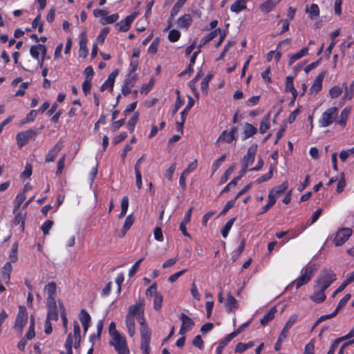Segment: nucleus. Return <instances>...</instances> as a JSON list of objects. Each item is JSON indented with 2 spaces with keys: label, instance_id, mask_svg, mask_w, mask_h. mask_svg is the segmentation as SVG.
<instances>
[{
  "label": "nucleus",
  "instance_id": "obj_1",
  "mask_svg": "<svg viewBox=\"0 0 354 354\" xmlns=\"http://www.w3.org/2000/svg\"><path fill=\"white\" fill-rule=\"evenodd\" d=\"M144 311L145 300L144 299H140L135 303V304L129 306L127 315L131 317H136L138 320L140 325V348L143 354H149V343L151 341V332L144 317Z\"/></svg>",
  "mask_w": 354,
  "mask_h": 354
},
{
  "label": "nucleus",
  "instance_id": "obj_2",
  "mask_svg": "<svg viewBox=\"0 0 354 354\" xmlns=\"http://www.w3.org/2000/svg\"><path fill=\"white\" fill-rule=\"evenodd\" d=\"M335 279L336 276L332 270H324L317 279V285L315 288L321 287L326 290Z\"/></svg>",
  "mask_w": 354,
  "mask_h": 354
},
{
  "label": "nucleus",
  "instance_id": "obj_3",
  "mask_svg": "<svg viewBox=\"0 0 354 354\" xmlns=\"http://www.w3.org/2000/svg\"><path fill=\"white\" fill-rule=\"evenodd\" d=\"M28 322V313L24 306H19V312L17 315L14 328L19 333H22L24 327Z\"/></svg>",
  "mask_w": 354,
  "mask_h": 354
},
{
  "label": "nucleus",
  "instance_id": "obj_4",
  "mask_svg": "<svg viewBox=\"0 0 354 354\" xmlns=\"http://www.w3.org/2000/svg\"><path fill=\"white\" fill-rule=\"evenodd\" d=\"M338 110L337 107H331L328 109L323 113L319 123L322 127H326L333 122L337 116Z\"/></svg>",
  "mask_w": 354,
  "mask_h": 354
},
{
  "label": "nucleus",
  "instance_id": "obj_5",
  "mask_svg": "<svg viewBox=\"0 0 354 354\" xmlns=\"http://www.w3.org/2000/svg\"><path fill=\"white\" fill-rule=\"evenodd\" d=\"M353 230L348 227H344L339 230L336 236L333 240V242L336 246L342 245L352 235Z\"/></svg>",
  "mask_w": 354,
  "mask_h": 354
},
{
  "label": "nucleus",
  "instance_id": "obj_6",
  "mask_svg": "<svg viewBox=\"0 0 354 354\" xmlns=\"http://www.w3.org/2000/svg\"><path fill=\"white\" fill-rule=\"evenodd\" d=\"M110 344L114 346L118 354H130L126 339L122 335L119 337L113 338V341L110 342Z\"/></svg>",
  "mask_w": 354,
  "mask_h": 354
},
{
  "label": "nucleus",
  "instance_id": "obj_7",
  "mask_svg": "<svg viewBox=\"0 0 354 354\" xmlns=\"http://www.w3.org/2000/svg\"><path fill=\"white\" fill-rule=\"evenodd\" d=\"M257 150V144H252L248 149L247 154L244 156L243 159L241 160V163L243 166H245V167H248L254 161V158L256 156Z\"/></svg>",
  "mask_w": 354,
  "mask_h": 354
},
{
  "label": "nucleus",
  "instance_id": "obj_8",
  "mask_svg": "<svg viewBox=\"0 0 354 354\" xmlns=\"http://www.w3.org/2000/svg\"><path fill=\"white\" fill-rule=\"evenodd\" d=\"M137 16L136 12H133L130 15L127 16L124 19L120 21V22L115 24V26L122 32H127L129 30L131 27V24L135 19Z\"/></svg>",
  "mask_w": 354,
  "mask_h": 354
},
{
  "label": "nucleus",
  "instance_id": "obj_9",
  "mask_svg": "<svg viewBox=\"0 0 354 354\" xmlns=\"http://www.w3.org/2000/svg\"><path fill=\"white\" fill-rule=\"evenodd\" d=\"M36 135V132L32 129L19 133L17 135V145L21 147L27 144L28 140Z\"/></svg>",
  "mask_w": 354,
  "mask_h": 354
},
{
  "label": "nucleus",
  "instance_id": "obj_10",
  "mask_svg": "<svg viewBox=\"0 0 354 354\" xmlns=\"http://www.w3.org/2000/svg\"><path fill=\"white\" fill-rule=\"evenodd\" d=\"M63 147L62 141H59L57 144H55L53 147L49 151L48 154L46 156L45 161L46 162H53L57 155L61 151Z\"/></svg>",
  "mask_w": 354,
  "mask_h": 354
},
{
  "label": "nucleus",
  "instance_id": "obj_11",
  "mask_svg": "<svg viewBox=\"0 0 354 354\" xmlns=\"http://www.w3.org/2000/svg\"><path fill=\"white\" fill-rule=\"evenodd\" d=\"M313 270L311 268H306L304 274L297 280V288L307 283L313 277Z\"/></svg>",
  "mask_w": 354,
  "mask_h": 354
},
{
  "label": "nucleus",
  "instance_id": "obj_12",
  "mask_svg": "<svg viewBox=\"0 0 354 354\" xmlns=\"http://www.w3.org/2000/svg\"><path fill=\"white\" fill-rule=\"evenodd\" d=\"M118 73L119 70L115 69L109 75L108 79L104 82V84L100 87L101 91H104L108 88H110L111 90L113 89L115 80L117 75H118Z\"/></svg>",
  "mask_w": 354,
  "mask_h": 354
},
{
  "label": "nucleus",
  "instance_id": "obj_13",
  "mask_svg": "<svg viewBox=\"0 0 354 354\" xmlns=\"http://www.w3.org/2000/svg\"><path fill=\"white\" fill-rule=\"evenodd\" d=\"M326 73V71H323L320 73L316 77L313 85L310 88L309 91L310 93H317L322 89V84L325 77Z\"/></svg>",
  "mask_w": 354,
  "mask_h": 354
},
{
  "label": "nucleus",
  "instance_id": "obj_14",
  "mask_svg": "<svg viewBox=\"0 0 354 354\" xmlns=\"http://www.w3.org/2000/svg\"><path fill=\"white\" fill-rule=\"evenodd\" d=\"M225 306L228 313L234 312L238 308L236 299L232 295L231 292L227 294V301Z\"/></svg>",
  "mask_w": 354,
  "mask_h": 354
},
{
  "label": "nucleus",
  "instance_id": "obj_15",
  "mask_svg": "<svg viewBox=\"0 0 354 354\" xmlns=\"http://www.w3.org/2000/svg\"><path fill=\"white\" fill-rule=\"evenodd\" d=\"M12 267L10 262H7L1 269V279L6 283H8L10 279V273Z\"/></svg>",
  "mask_w": 354,
  "mask_h": 354
},
{
  "label": "nucleus",
  "instance_id": "obj_16",
  "mask_svg": "<svg viewBox=\"0 0 354 354\" xmlns=\"http://www.w3.org/2000/svg\"><path fill=\"white\" fill-rule=\"evenodd\" d=\"M192 22V18L189 14H185L180 17L177 24L178 27L187 29Z\"/></svg>",
  "mask_w": 354,
  "mask_h": 354
},
{
  "label": "nucleus",
  "instance_id": "obj_17",
  "mask_svg": "<svg viewBox=\"0 0 354 354\" xmlns=\"http://www.w3.org/2000/svg\"><path fill=\"white\" fill-rule=\"evenodd\" d=\"M288 186V183L287 180L284 181L282 184L280 185L273 188L270 192L269 194H272L274 198L277 199V198L283 192H284Z\"/></svg>",
  "mask_w": 354,
  "mask_h": 354
},
{
  "label": "nucleus",
  "instance_id": "obj_18",
  "mask_svg": "<svg viewBox=\"0 0 354 354\" xmlns=\"http://www.w3.org/2000/svg\"><path fill=\"white\" fill-rule=\"evenodd\" d=\"M257 132V128L250 123H245L243 127V139H247Z\"/></svg>",
  "mask_w": 354,
  "mask_h": 354
},
{
  "label": "nucleus",
  "instance_id": "obj_19",
  "mask_svg": "<svg viewBox=\"0 0 354 354\" xmlns=\"http://www.w3.org/2000/svg\"><path fill=\"white\" fill-rule=\"evenodd\" d=\"M317 289V292H315L313 295L310 296V299L317 303H321L324 301L326 299L325 295V290L320 288H316Z\"/></svg>",
  "mask_w": 354,
  "mask_h": 354
},
{
  "label": "nucleus",
  "instance_id": "obj_20",
  "mask_svg": "<svg viewBox=\"0 0 354 354\" xmlns=\"http://www.w3.org/2000/svg\"><path fill=\"white\" fill-rule=\"evenodd\" d=\"M276 312V307H272L266 314L264 315L263 318L261 319V324L262 326L267 325L270 321H272L274 319Z\"/></svg>",
  "mask_w": 354,
  "mask_h": 354
},
{
  "label": "nucleus",
  "instance_id": "obj_21",
  "mask_svg": "<svg viewBox=\"0 0 354 354\" xmlns=\"http://www.w3.org/2000/svg\"><path fill=\"white\" fill-rule=\"evenodd\" d=\"M236 139V136H233L227 131L224 130L222 131L219 137L218 138L216 142H225L227 143H231L234 140Z\"/></svg>",
  "mask_w": 354,
  "mask_h": 354
},
{
  "label": "nucleus",
  "instance_id": "obj_22",
  "mask_svg": "<svg viewBox=\"0 0 354 354\" xmlns=\"http://www.w3.org/2000/svg\"><path fill=\"white\" fill-rule=\"evenodd\" d=\"M354 337V327L350 330V332L346 335L345 336L338 337L335 339L333 343L331 344L330 346L333 347V348H337L339 344L344 340L349 339Z\"/></svg>",
  "mask_w": 354,
  "mask_h": 354
},
{
  "label": "nucleus",
  "instance_id": "obj_23",
  "mask_svg": "<svg viewBox=\"0 0 354 354\" xmlns=\"http://www.w3.org/2000/svg\"><path fill=\"white\" fill-rule=\"evenodd\" d=\"M308 53V48L306 47V48H302L299 52H297V53H296L295 54H292L290 57V59H289V62H288L289 66H291L296 60H297V59L301 58L302 57L306 55Z\"/></svg>",
  "mask_w": 354,
  "mask_h": 354
},
{
  "label": "nucleus",
  "instance_id": "obj_24",
  "mask_svg": "<svg viewBox=\"0 0 354 354\" xmlns=\"http://www.w3.org/2000/svg\"><path fill=\"white\" fill-rule=\"evenodd\" d=\"M86 43H87V39L82 34L81 40L80 41L79 56L80 57L85 58L88 55V49L86 47Z\"/></svg>",
  "mask_w": 354,
  "mask_h": 354
},
{
  "label": "nucleus",
  "instance_id": "obj_25",
  "mask_svg": "<svg viewBox=\"0 0 354 354\" xmlns=\"http://www.w3.org/2000/svg\"><path fill=\"white\" fill-rule=\"evenodd\" d=\"M180 319L182 321V326L190 330L194 326L193 320L185 313H181Z\"/></svg>",
  "mask_w": 354,
  "mask_h": 354
},
{
  "label": "nucleus",
  "instance_id": "obj_26",
  "mask_svg": "<svg viewBox=\"0 0 354 354\" xmlns=\"http://www.w3.org/2000/svg\"><path fill=\"white\" fill-rule=\"evenodd\" d=\"M344 95L343 96L344 100H351L353 96L354 92V82H353L349 86L346 85V84H344Z\"/></svg>",
  "mask_w": 354,
  "mask_h": 354
},
{
  "label": "nucleus",
  "instance_id": "obj_27",
  "mask_svg": "<svg viewBox=\"0 0 354 354\" xmlns=\"http://www.w3.org/2000/svg\"><path fill=\"white\" fill-rule=\"evenodd\" d=\"M125 322L128 329L129 335L131 337H133L136 332L134 317H131L127 315Z\"/></svg>",
  "mask_w": 354,
  "mask_h": 354
},
{
  "label": "nucleus",
  "instance_id": "obj_28",
  "mask_svg": "<svg viewBox=\"0 0 354 354\" xmlns=\"http://www.w3.org/2000/svg\"><path fill=\"white\" fill-rule=\"evenodd\" d=\"M245 8V0H237L230 7L231 10L236 13H239Z\"/></svg>",
  "mask_w": 354,
  "mask_h": 354
},
{
  "label": "nucleus",
  "instance_id": "obj_29",
  "mask_svg": "<svg viewBox=\"0 0 354 354\" xmlns=\"http://www.w3.org/2000/svg\"><path fill=\"white\" fill-rule=\"evenodd\" d=\"M254 345V342H250L246 343V344H244V343H242V342H239V343H238L236 344V347L234 348V351L236 353H242L245 351H246L247 349L252 347Z\"/></svg>",
  "mask_w": 354,
  "mask_h": 354
},
{
  "label": "nucleus",
  "instance_id": "obj_30",
  "mask_svg": "<svg viewBox=\"0 0 354 354\" xmlns=\"http://www.w3.org/2000/svg\"><path fill=\"white\" fill-rule=\"evenodd\" d=\"M46 46L43 44H38L32 46L30 49V55L35 59H37L39 55V52H42L45 49Z\"/></svg>",
  "mask_w": 354,
  "mask_h": 354
},
{
  "label": "nucleus",
  "instance_id": "obj_31",
  "mask_svg": "<svg viewBox=\"0 0 354 354\" xmlns=\"http://www.w3.org/2000/svg\"><path fill=\"white\" fill-rule=\"evenodd\" d=\"M306 12L309 14V17L311 19H315L319 15V9L317 4L313 3L310 8L308 7L306 8Z\"/></svg>",
  "mask_w": 354,
  "mask_h": 354
},
{
  "label": "nucleus",
  "instance_id": "obj_32",
  "mask_svg": "<svg viewBox=\"0 0 354 354\" xmlns=\"http://www.w3.org/2000/svg\"><path fill=\"white\" fill-rule=\"evenodd\" d=\"M286 91L291 92L292 95L297 94V90L295 88L293 85V77L288 76L286 80Z\"/></svg>",
  "mask_w": 354,
  "mask_h": 354
},
{
  "label": "nucleus",
  "instance_id": "obj_33",
  "mask_svg": "<svg viewBox=\"0 0 354 354\" xmlns=\"http://www.w3.org/2000/svg\"><path fill=\"white\" fill-rule=\"evenodd\" d=\"M216 37V31H212L207 35L204 36L200 41V44L198 45V48H201L202 46L205 45L207 43L212 40Z\"/></svg>",
  "mask_w": 354,
  "mask_h": 354
},
{
  "label": "nucleus",
  "instance_id": "obj_34",
  "mask_svg": "<svg viewBox=\"0 0 354 354\" xmlns=\"http://www.w3.org/2000/svg\"><path fill=\"white\" fill-rule=\"evenodd\" d=\"M187 0H178L171 9L170 17L173 18L180 11V8Z\"/></svg>",
  "mask_w": 354,
  "mask_h": 354
},
{
  "label": "nucleus",
  "instance_id": "obj_35",
  "mask_svg": "<svg viewBox=\"0 0 354 354\" xmlns=\"http://www.w3.org/2000/svg\"><path fill=\"white\" fill-rule=\"evenodd\" d=\"M270 128V122H269V115L264 117L259 127V131L261 133L263 134L265 133Z\"/></svg>",
  "mask_w": 354,
  "mask_h": 354
},
{
  "label": "nucleus",
  "instance_id": "obj_36",
  "mask_svg": "<svg viewBox=\"0 0 354 354\" xmlns=\"http://www.w3.org/2000/svg\"><path fill=\"white\" fill-rule=\"evenodd\" d=\"M163 300V296L160 292H158V294H156L153 298V308L156 310H158L160 309L162 306V303Z\"/></svg>",
  "mask_w": 354,
  "mask_h": 354
},
{
  "label": "nucleus",
  "instance_id": "obj_37",
  "mask_svg": "<svg viewBox=\"0 0 354 354\" xmlns=\"http://www.w3.org/2000/svg\"><path fill=\"white\" fill-rule=\"evenodd\" d=\"M139 118V113L135 112L131 118L129 120L127 123V127L130 132H133L134 130V127L136 124L138 122Z\"/></svg>",
  "mask_w": 354,
  "mask_h": 354
},
{
  "label": "nucleus",
  "instance_id": "obj_38",
  "mask_svg": "<svg viewBox=\"0 0 354 354\" xmlns=\"http://www.w3.org/2000/svg\"><path fill=\"white\" fill-rule=\"evenodd\" d=\"M212 77H213L212 74H207L201 82V90H202V92L205 95L207 94L209 82L212 79Z\"/></svg>",
  "mask_w": 354,
  "mask_h": 354
},
{
  "label": "nucleus",
  "instance_id": "obj_39",
  "mask_svg": "<svg viewBox=\"0 0 354 354\" xmlns=\"http://www.w3.org/2000/svg\"><path fill=\"white\" fill-rule=\"evenodd\" d=\"M235 220H236V218H232L230 219L226 223V224L225 225L223 228L221 230V234H222V236L224 238H226L227 236L229 231L230 230V229H231L232 225L234 224Z\"/></svg>",
  "mask_w": 354,
  "mask_h": 354
},
{
  "label": "nucleus",
  "instance_id": "obj_40",
  "mask_svg": "<svg viewBox=\"0 0 354 354\" xmlns=\"http://www.w3.org/2000/svg\"><path fill=\"white\" fill-rule=\"evenodd\" d=\"M138 78V75L135 72L129 71L124 84H128L130 86H133Z\"/></svg>",
  "mask_w": 354,
  "mask_h": 354
},
{
  "label": "nucleus",
  "instance_id": "obj_41",
  "mask_svg": "<svg viewBox=\"0 0 354 354\" xmlns=\"http://www.w3.org/2000/svg\"><path fill=\"white\" fill-rule=\"evenodd\" d=\"M236 167V164L233 163L225 172L224 175L220 179V183H225L228 179L230 176L232 174L233 171Z\"/></svg>",
  "mask_w": 354,
  "mask_h": 354
},
{
  "label": "nucleus",
  "instance_id": "obj_42",
  "mask_svg": "<svg viewBox=\"0 0 354 354\" xmlns=\"http://www.w3.org/2000/svg\"><path fill=\"white\" fill-rule=\"evenodd\" d=\"M119 19L118 14H113L110 16L106 17L100 20L102 24H113Z\"/></svg>",
  "mask_w": 354,
  "mask_h": 354
},
{
  "label": "nucleus",
  "instance_id": "obj_43",
  "mask_svg": "<svg viewBox=\"0 0 354 354\" xmlns=\"http://www.w3.org/2000/svg\"><path fill=\"white\" fill-rule=\"evenodd\" d=\"M80 320L82 324H88L91 322V316L84 309H82L80 310Z\"/></svg>",
  "mask_w": 354,
  "mask_h": 354
},
{
  "label": "nucleus",
  "instance_id": "obj_44",
  "mask_svg": "<svg viewBox=\"0 0 354 354\" xmlns=\"http://www.w3.org/2000/svg\"><path fill=\"white\" fill-rule=\"evenodd\" d=\"M276 203V198L272 195L268 194V202L266 205L262 207L261 213L266 212L270 207H272Z\"/></svg>",
  "mask_w": 354,
  "mask_h": 354
},
{
  "label": "nucleus",
  "instance_id": "obj_45",
  "mask_svg": "<svg viewBox=\"0 0 354 354\" xmlns=\"http://www.w3.org/2000/svg\"><path fill=\"white\" fill-rule=\"evenodd\" d=\"M275 7V3L272 0H268L261 5V8L266 12H270Z\"/></svg>",
  "mask_w": 354,
  "mask_h": 354
},
{
  "label": "nucleus",
  "instance_id": "obj_46",
  "mask_svg": "<svg viewBox=\"0 0 354 354\" xmlns=\"http://www.w3.org/2000/svg\"><path fill=\"white\" fill-rule=\"evenodd\" d=\"M159 292L157 291V283L156 282H153L147 290L145 292V295L147 297H151L152 295L155 296L156 294H158Z\"/></svg>",
  "mask_w": 354,
  "mask_h": 354
},
{
  "label": "nucleus",
  "instance_id": "obj_47",
  "mask_svg": "<svg viewBox=\"0 0 354 354\" xmlns=\"http://www.w3.org/2000/svg\"><path fill=\"white\" fill-rule=\"evenodd\" d=\"M232 340L231 337H229L227 335L223 339H222L218 346L216 348V354H221L223 348Z\"/></svg>",
  "mask_w": 354,
  "mask_h": 354
},
{
  "label": "nucleus",
  "instance_id": "obj_48",
  "mask_svg": "<svg viewBox=\"0 0 354 354\" xmlns=\"http://www.w3.org/2000/svg\"><path fill=\"white\" fill-rule=\"evenodd\" d=\"M47 318L48 320H58V312L57 310V308H48V309Z\"/></svg>",
  "mask_w": 354,
  "mask_h": 354
},
{
  "label": "nucleus",
  "instance_id": "obj_49",
  "mask_svg": "<svg viewBox=\"0 0 354 354\" xmlns=\"http://www.w3.org/2000/svg\"><path fill=\"white\" fill-rule=\"evenodd\" d=\"M109 334L111 336L112 339L117 338L121 336L119 332L116 330V326L115 322H111L109 328Z\"/></svg>",
  "mask_w": 354,
  "mask_h": 354
},
{
  "label": "nucleus",
  "instance_id": "obj_50",
  "mask_svg": "<svg viewBox=\"0 0 354 354\" xmlns=\"http://www.w3.org/2000/svg\"><path fill=\"white\" fill-rule=\"evenodd\" d=\"M342 93V89L339 86H334L329 91V94L332 98L339 97Z\"/></svg>",
  "mask_w": 354,
  "mask_h": 354
},
{
  "label": "nucleus",
  "instance_id": "obj_51",
  "mask_svg": "<svg viewBox=\"0 0 354 354\" xmlns=\"http://www.w3.org/2000/svg\"><path fill=\"white\" fill-rule=\"evenodd\" d=\"M194 104V101L190 96L189 97V102L187 104L185 109L181 112V118H186L187 115H188L189 111H190L191 108L193 106Z\"/></svg>",
  "mask_w": 354,
  "mask_h": 354
},
{
  "label": "nucleus",
  "instance_id": "obj_52",
  "mask_svg": "<svg viewBox=\"0 0 354 354\" xmlns=\"http://www.w3.org/2000/svg\"><path fill=\"white\" fill-rule=\"evenodd\" d=\"M180 37V32L175 29L170 30V32H169V35H168V39L171 42H175V41H178Z\"/></svg>",
  "mask_w": 354,
  "mask_h": 354
},
{
  "label": "nucleus",
  "instance_id": "obj_53",
  "mask_svg": "<svg viewBox=\"0 0 354 354\" xmlns=\"http://www.w3.org/2000/svg\"><path fill=\"white\" fill-rule=\"evenodd\" d=\"M72 346H73L72 335H71V333H69L67 337L66 344H65V348L66 350L67 354H73Z\"/></svg>",
  "mask_w": 354,
  "mask_h": 354
},
{
  "label": "nucleus",
  "instance_id": "obj_54",
  "mask_svg": "<svg viewBox=\"0 0 354 354\" xmlns=\"http://www.w3.org/2000/svg\"><path fill=\"white\" fill-rule=\"evenodd\" d=\"M25 199L26 196L24 192L17 194L15 198V205L14 209L15 211L19 208V207L21 206V205L22 204Z\"/></svg>",
  "mask_w": 354,
  "mask_h": 354
},
{
  "label": "nucleus",
  "instance_id": "obj_55",
  "mask_svg": "<svg viewBox=\"0 0 354 354\" xmlns=\"http://www.w3.org/2000/svg\"><path fill=\"white\" fill-rule=\"evenodd\" d=\"M273 169H274L273 167H271L270 168L269 172L268 174H264V175L261 176L260 178H259L257 180V183L258 184H260V183H262L269 180L272 176Z\"/></svg>",
  "mask_w": 354,
  "mask_h": 354
},
{
  "label": "nucleus",
  "instance_id": "obj_56",
  "mask_svg": "<svg viewBox=\"0 0 354 354\" xmlns=\"http://www.w3.org/2000/svg\"><path fill=\"white\" fill-rule=\"evenodd\" d=\"M315 339H311L305 346L304 354H314Z\"/></svg>",
  "mask_w": 354,
  "mask_h": 354
},
{
  "label": "nucleus",
  "instance_id": "obj_57",
  "mask_svg": "<svg viewBox=\"0 0 354 354\" xmlns=\"http://www.w3.org/2000/svg\"><path fill=\"white\" fill-rule=\"evenodd\" d=\"M17 250H18V244L17 243H15L12 245V250L10 254V258L12 263H15L17 260Z\"/></svg>",
  "mask_w": 354,
  "mask_h": 354
},
{
  "label": "nucleus",
  "instance_id": "obj_58",
  "mask_svg": "<svg viewBox=\"0 0 354 354\" xmlns=\"http://www.w3.org/2000/svg\"><path fill=\"white\" fill-rule=\"evenodd\" d=\"M53 225V222L50 220H48L43 223V225H41V230L44 235L48 234V232L52 227Z\"/></svg>",
  "mask_w": 354,
  "mask_h": 354
},
{
  "label": "nucleus",
  "instance_id": "obj_59",
  "mask_svg": "<svg viewBox=\"0 0 354 354\" xmlns=\"http://www.w3.org/2000/svg\"><path fill=\"white\" fill-rule=\"evenodd\" d=\"M176 167V163L174 162L166 170L165 176L169 180H171Z\"/></svg>",
  "mask_w": 354,
  "mask_h": 354
},
{
  "label": "nucleus",
  "instance_id": "obj_60",
  "mask_svg": "<svg viewBox=\"0 0 354 354\" xmlns=\"http://www.w3.org/2000/svg\"><path fill=\"white\" fill-rule=\"evenodd\" d=\"M187 269H184V270H182L179 272H177L173 274H171V276H169V277L168 278V281L170 282V283H174V281H176L180 276H182L184 273H185L187 272Z\"/></svg>",
  "mask_w": 354,
  "mask_h": 354
},
{
  "label": "nucleus",
  "instance_id": "obj_61",
  "mask_svg": "<svg viewBox=\"0 0 354 354\" xmlns=\"http://www.w3.org/2000/svg\"><path fill=\"white\" fill-rule=\"evenodd\" d=\"M46 290H47L48 295H54L56 292V283L53 281L50 282L46 286Z\"/></svg>",
  "mask_w": 354,
  "mask_h": 354
},
{
  "label": "nucleus",
  "instance_id": "obj_62",
  "mask_svg": "<svg viewBox=\"0 0 354 354\" xmlns=\"http://www.w3.org/2000/svg\"><path fill=\"white\" fill-rule=\"evenodd\" d=\"M91 79H86L82 84V90L84 94L86 95L88 93H90L91 88Z\"/></svg>",
  "mask_w": 354,
  "mask_h": 354
},
{
  "label": "nucleus",
  "instance_id": "obj_63",
  "mask_svg": "<svg viewBox=\"0 0 354 354\" xmlns=\"http://www.w3.org/2000/svg\"><path fill=\"white\" fill-rule=\"evenodd\" d=\"M192 344L194 346H196L200 349H201L203 347V344H204L203 341L201 338V336L199 335H196L194 338V339L192 341Z\"/></svg>",
  "mask_w": 354,
  "mask_h": 354
},
{
  "label": "nucleus",
  "instance_id": "obj_64",
  "mask_svg": "<svg viewBox=\"0 0 354 354\" xmlns=\"http://www.w3.org/2000/svg\"><path fill=\"white\" fill-rule=\"evenodd\" d=\"M297 319L298 315L297 314L292 315L286 323L285 327L290 329L293 326V324L297 322Z\"/></svg>",
  "mask_w": 354,
  "mask_h": 354
}]
</instances>
